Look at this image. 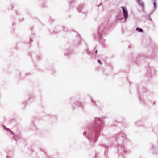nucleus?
Listing matches in <instances>:
<instances>
[{
	"label": "nucleus",
	"instance_id": "1",
	"mask_svg": "<svg viewBox=\"0 0 158 158\" xmlns=\"http://www.w3.org/2000/svg\"><path fill=\"white\" fill-rule=\"evenodd\" d=\"M123 9V13L124 17L125 18H126L128 16L127 12V11L126 9L123 7H122Z\"/></svg>",
	"mask_w": 158,
	"mask_h": 158
},
{
	"label": "nucleus",
	"instance_id": "2",
	"mask_svg": "<svg viewBox=\"0 0 158 158\" xmlns=\"http://www.w3.org/2000/svg\"><path fill=\"white\" fill-rule=\"evenodd\" d=\"M136 30L139 32H143V30L141 28H137Z\"/></svg>",
	"mask_w": 158,
	"mask_h": 158
},
{
	"label": "nucleus",
	"instance_id": "3",
	"mask_svg": "<svg viewBox=\"0 0 158 158\" xmlns=\"http://www.w3.org/2000/svg\"><path fill=\"white\" fill-rule=\"evenodd\" d=\"M139 3L142 6H143V2H141V0H137Z\"/></svg>",
	"mask_w": 158,
	"mask_h": 158
},
{
	"label": "nucleus",
	"instance_id": "4",
	"mask_svg": "<svg viewBox=\"0 0 158 158\" xmlns=\"http://www.w3.org/2000/svg\"><path fill=\"white\" fill-rule=\"evenodd\" d=\"M156 2H154V7H156Z\"/></svg>",
	"mask_w": 158,
	"mask_h": 158
},
{
	"label": "nucleus",
	"instance_id": "5",
	"mask_svg": "<svg viewBox=\"0 0 158 158\" xmlns=\"http://www.w3.org/2000/svg\"><path fill=\"white\" fill-rule=\"evenodd\" d=\"M98 62L99 63H100V64H101V61H100V60H98Z\"/></svg>",
	"mask_w": 158,
	"mask_h": 158
},
{
	"label": "nucleus",
	"instance_id": "6",
	"mask_svg": "<svg viewBox=\"0 0 158 158\" xmlns=\"http://www.w3.org/2000/svg\"><path fill=\"white\" fill-rule=\"evenodd\" d=\"M97 51H96V52H95V53H96V54H97Z\"/></svg>",
	"mask_w": 158,
	"mask_h": 158
}]
</instances>
